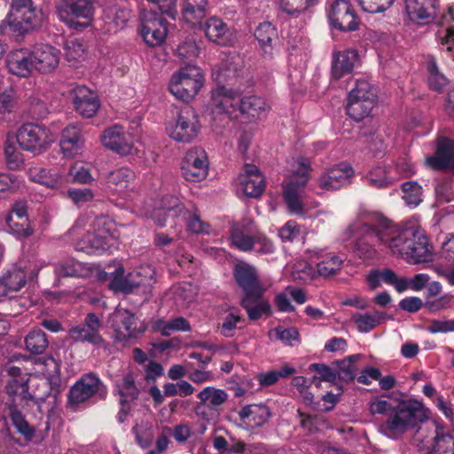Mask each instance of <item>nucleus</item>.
I'll return each instance as SVG.
<instances>
[{
	"instance_id": "79ce46f5",
	"label": "nucleus",
	"mask_w": 454,
	"mask_h": 454,
	"mask_svg": "<svg viewBox=\"0 0 454 454\" xmlns=\"http://www.w3.org/2000/svg\"><path fill=\"white\" fill-rule=\"evenodd\" d=\"M321 260L317 262V270L319 276L328 278L338 273L345 262V258L335 253L329 252L319 257Z\"/></svg>"
},
{
	"instance_id": "5fc2aeb1",
	"label": "nucleus",
	"mask_w": 454,
	"mask_h": 454,
	"mask_svg": "<svg viewBox=\"0 0 454 454\" xmlns=\"http://www.w3.org/2000/svg\"><path fill=\"white\" fill-rule=\"evenodd\" d=\"M359 357V355H353L341 361L336 362L337 379L346 382L352 381L356 375L357 367L356 365V362Z\"/></svg>"
},
{
	"instance_id": "c03bdc74",
	"label": "nucleus",
	"mask_w": 454,
	"mask_h": 454,
	"mask_svg": "<svg viewBox=\"0 0 454 454\" xmlns=\"http://www.w3.org/2000/svg\"><path fill=\"white\" fill-rule=\"evenodd\" d=\"M0 278L12 294L19 292L27 284L26 271L17 265L10 267Z\"/></svg>"
},
{
	"instance_id": "774afa93",
	"label": "nucleus",
	"mask_w": 454,
	"mask_h": 454,
	"mask_svg": "<svg viewBox=\"0 0 454 454\" xmlns=\"http://www.w3.org/2000/svg\"><path fill=\"white\" fill-rule=\"evenodd\" d=\"M427 330L431 333H447L454 332V319L434 318L428 321Z\"/></svg>"
},
{
	"instance_id": "4be33fe9",
	"label": "nucleus",
	"mask_w": 454,
	"mask_h": 454,
	"mask_svg": "<svg viewBox=\"0 0 454 454\" xmlns=\"http://www.w3.org/2000/svg\"><path fill=\"white\" fill-rule=\"evenodd\" d=\"M204 32L209 41L221 46L231 45L236 40L235 30L217 17L206 20Z\"/></svg>"
},
{
	"instance_id": "aec40b11",
	"label": "nucleus",
	"mask_w": 454,
	"mask_h": 454,
	"mask_svg": "<svg viewBox=\"0 0 454 454\" xmlns=\"http://www.w3.org/2000/svg\"><path fill=\"white\" fill-rule=\"evenodd\" d=\"M30 51L35 70L41 73H51L59 66L60 51L52 45L37 43Z\"/></svg>"
},
{
	"instance_id": "6e6552de",
	"label": "nucleus",
	"mask_w": 454,
	"mask_h": 454,
	"mask_svg": "<svg viewBox=\"0 0 454 454\" xmlns=\"http://www.w3.org/2000/svg\"><path fill=\"white\" fill-rule=\"evenodd\" d=\"M16 139L23 150L35 154L41 153L52 142L49 129L34 122L22 124L17 131Z\"/></svg>"
},
{
	"instance_id": "f8f14e48",
	"label": "nucleus",
	"mask_w": 454,
	"mask_h": 454,
	"mask_svg": "<svg viewBox=\"0 0 454 454\" xmlns=\"http://www.w3.org/2000/svg\"><path fill=\"white\" fill-rule=\"evenodd\" d=\"M208 170L207 156L204 149L194 147L184 155L181 163V173L190 182H199L206 178Z\"/></svg>"
},
{
	"instance_id": "393cba45",
	"label": "nucleus",
	"mask_w": 454,
	"mask_h": 454,
	"mask_svg": "<svg viewBox=\"0 0 454 454\" xmlns=\"http://www.w3.org/2000/svg\"><path fill=\"white\" fill-rule=\"evenodd\" d=\"M184 212V207L176 196H166L162 200L161 207L153 210L145 209L144 215L151 217L160 227L164 226L167 215L179 216Z\"/></svg>"
},
{
	"instance_id": "20e7f679",
	"label": "nucleus",
	"mask_w": 454,
	"mask_h": 454,
	"mask_svg": "<svg viewBox=\"0 0 454 454\" xmlns=\"http://www.w3.org/2000/svg\"><path fill=\"white\" fill-rule=\"evenodd\" d=\"M94 12L92 0H62L56 6L59 20L75 29L90 26Z\"/></svg>"
},
{
	"instance_id": "69168bd1",
	"label": "nucleus",
	"mask_w": 454,
	"mask_h": 454,
	"mask_svg": "<svg viewBox=\"0 0 454 454\" xmlns=\"http://www.w3.org/2000/svg\"><path fill=\"white\" fill-rule=\"evenodd\" d=\"M65 56L69 62L80 61L85 59L86 50L82 42L71 40L66 44Z\"/></svg>"
},
{
	"instance_id": "473e14b6",
	"label": "nucleus",
	"mask_w": 454,
	"mask_h": 454,
	"mask_svg": "<svg viewBox=\"0 0 454 454\" xmlns=\"http://www.w3.org/2000/svg\"><path fill=\"white\" fill-rule=\"evenodd\" d=\"M107 239L108 237L103 231L98 232L88 231L77 243L76 250L90 254H101L109 247Z\"/></svg>"
},
{
	"instance_id": "6e6d98bb",
	"label": "nucleus",
	"mask_w": 454,
	"mask_h": 454,
	"mask_svg": "<svg viewBox=\"0 0 454 454\" xmlns=\"http://www.w3.org/2000/svg\"><path fill=\"white\" fill-rule=\"evenodd\" d=\"M427 72L429 87L435 91H442L449 83L447 77L439 71L436 60L433 57L427 59Z\"/></svg>"
},
{
	"instance_id": "2f4dec72",
	"label": "nucleus",
	"mask_w": 454,
	"mask_h": 454,
	"mask_svg": "<svg viewBox=\"0 0 454 454\" xmlns=\"http://www.w3.org/2000/svg\"><path fill=\"white\" fill-rule=\"evenodd\" d=\"M84 145L81 129L75 125L64 129L60 139V148L65 157L72 158L81 153Z\"/></svg>"
},
{
	"instance_id": "e2e57ef3",
	"label": "nucleus",
	"mask_w": 454,
	"mask_h": 454,
	"mask_svg": "<svg viewBox=\"0 0 454 454\" xmlns=\"http://www.w3.org/2000/svg\"><path fill=\"white\" fill-rule=\"evenodd\" d=\"M317 2L318 0H280V6L288 14H297L313 7Z\"/></svg>"
},
{
	"instance_id": "0eeeda50",
	"label": "nucleus",
	"mask_w": 454,
	"mask_h": 454,
	"mask_svg": "<svg viewBox=\"0 0 454 454\" xmlns=\"http://www.w3.org/2000/svg\"><path fill=\"white\" fill-rule=\"evenodd\" d=\"M200 129L199 116L189 106L183 107L177 114L176 122L167 127L168 136L182 143L192 142L198 137Z\"/></svg>"
},
{
	"instance_id": "e433bc0d",
	"label": "nucleus",
	"mask_w": 454,
	"mask_h": 454,
	"mask_svg": "<svg viewBox=\"0 0 454 454\" xmlns=\"http://www.w3.org/2000/svg\"><path fill=\"white\" fill-rule=\"evenodd\" d=\"M375 100L369 98H359L355 94H348L347 114L356 121H360L368 117L374 107Z\"/></svg>"
},
{
	"instance_id": "a878e982",
	"label": "nucleus",
	"mask_w": 454,
	"mask_h": 454,
	"mask_svg": "<svg viewBox=\"0 0 454 454\" xmlns=\"http://www.w3.org/2000/svg\"><path fill=\"white\" fill-rule=\"evenodd\" d=\"M426 161L434 169L450 168L454 171V141L446 137L440 138L435 155L427 158Z\"/></svg>"
},
{
	"instance_id": "0e129e2a",
	"label": "nucleus",
	"mask_w": 454,
	"mask_h": 454,
	"mask_svg": "<svg viewBox=\"0 0 454 454\" xmlns=\"http://www.w3.org/2000/svg\"><path fill=\"white\" fill-rule=\"evenodd\" d=\"M316 271L314 268L307 262H297L293 266L292 277L294 280L301 283H307L314 278Z\"/></svg>"
},
{
	"instance_id": "052dcab7",
	"label": "nucleus",
	"mask_w": 454,
	"mask_h": 454,
	"mask_svg": "<svg viewBox=\"0 0 454 454\" xmlns=\"http://www.w3.org/2000/svg\"><path fill=\"white\" fill-rule=\"evenodd\" d=\"M6 223L9 231L19 238H26L32 234L27 217L6 216Z\"/></svg>"
},
{
	"instance_id": "b1692460",
	"label": "nucleus",
	"mask_w": 454,
	"mask_h": 454,
	"mask_svg": "<svg viewBox=\"0 0 454 454\" xmlns=\"http://www.w3.org/2000/svg\"><path fill=\"white\" fill-rule=\"evenodd\" d=\"M72 93L76 112L85 118L93 117L100 106L97 94L86 86H77Z\"/></svg>"
},
{
	"instance_id": "4d7b16f0",
	"label": "nucleus",
	"mask_w": 454,
	"mask_h": 454,
	"mask_svg": "<svg viewBox=\"0 0 454 454\" xmlns=\"http://www.w3.org/2000/svg\"><path fill=\"white\" fill-rule=\"evenodd\" d=\"M129 18L130 12L125 8L111 6L105 11L106 22L113 25L114 29L121 28Z\"/></svg>"
},
{
	"instance_id": "6ab92c4d",
	"label": "nucleus",
	"mask_w": 454,
	"mask_h": 454,
	"mask_svg": "<svg viewBox=\"0 0 454 454\" xmlns=\"http://www.w3.org/2000/svg\"><path fill=\"white\" fill-rule=\"evenodd\" d=\"M27 380L28 379L27 377L8 380L5 389L9 396L13 399L12 403L20 405L22 403L33 401L39 404L40 403L44 402L48 397L50 391L46 383H43L45 391L42 395H32L28 393Z\"/></svg>"
},
{
	"instance_id": "864d4df0",
	"label": "nucleus",
	"mask_w": 454,
	"mask_h": 454,
	"mask_svg": "<svg viewBox=\"0 0 454 454\" xmlns=\"http://www.w3.org/2000/svg\"><path fill=\"white\" fill-rule=\"evenodd\" d=\"M54 270L61 277H82L86 273L85 266L73 258L58 262Z\"/></svg>"
},
{
	"instance_id": "ea45409f",
	"label": "nucleus",
	"mask_w": 454,
	"mask_h": 454,
	"mask_svg": "<svg viewBox=\"0 0 454 454\" xmlns=\"http://www.w3.org/2000/svg\"><path fill=\"white\" fill-rule=\"evenodd\" d=\"M269 109L264 98L258 96L240 97L239 104V116L247 115V117H260Z\"/></svg>"
},
{
	"instance_id": "a211bd4d",
	"label": "nucleus",
	"mask_w": 454,
	"mask_h": 454,
	"mask_svg": "<svg viewBox=\"0 0 454 454\" xmlns=\"http://www.w3.org/2000/svg\"><path fill=\"white\" fill-rule=\"evenodd\" d=\"M101 326V321L96 314L89 313L82 324L69 329L68 334L74 341L89 342L99 346L104 343V340L99 333Z\"/></svg>"
},
{
	"instance_id": "49530a36",
	"label": "nucleus",
	"mask_w": 454,
	"mask_h": 454,
	"mask_svg": "<svg viewBox=\"0 0 454 454\" xmlns=\"http://www.w3.org/2000/svg\"><path fill=\"white\" fill-rule=\"evenodd\" d=\"M290 57L300 56L301 60L307 58L309 40L296 28L290 29L286 35Z\"/></svg>"
},
{
	"instance_id": "5701e85b",
	"label": "nucleus",
	"mask_w": 454,
	"mask_h": 454,
	"mask_svg": "<svg viewBox=\"0 0 454 454\" xmlns=\"http://www.w3.org/2000/svg\"><path fill=\"white\" fill-rule=\"evenodd\" d=\"M115 390L120 395L121 405L117 419L120 423H122L130 409L129 402L137 399L139 389L135 384L133 375L127 373L121 380L115 382Z\"/></svg>"
},
{
	"instance_id": "4468645a",
	"label": "nucleus",
	"mask_w": 454,
	"mask_h": 454,
	"mask_svg": "<svg viewBox=\"0 0 454 454\" xmlns=\"http://www.w3.org/2000/svg\"><path fill=\"white\" fill-rule=\"evenodd\" d=\"M109 322L118 341L136 338L141 333L137 329L135 314L126 309L117 308L111 315Z\"/></svg>"
},
{
	"instance_id": "680f3d73",
	"label": "nucleus",
	"mask_w": 454,
	"mask_h": 454,
	"mask_svg": "<svg viewBox=\"0 0 454 454\" xmlns=\"http://www.w3.org/2000/svg\"><path fill=\"white\" fill-rule=\"evenodd\" d=\"M6 165L10 169H18L23 163V155L13 142L7 138L4 145Z\"/></svg>"
},
{
	"instance_id": "de8ad7c7",
	"label": "nucleus",
	"mask_w": 454,
	"mask_h": 454,
	"mask_svg": "<svg viewBox=\"0 0 454 454\" xmlns=\"http://www.w3.org/2000/svg\"><path fill=\"white\" fill-rule=\"evenodd\" d=\"M197 397L201 403L207 404L211 409H217L228 400V394L223 389L206 387L197 395Z\"/></svg>"
},
{
	"instance_id": "09e8293b",
	"label": "nucleus",
	"mask_w": 454,
	"mask_h": 454,
	"mask_svg": "<svg viewBox=\"0 0 454 454\" xmlns=\"http://www.w3.org/2000/svg\"><path fill=\"white\" fill-rule=\"evenodd\" d=\"M25 347L32 354H43L49 345V340L41 329L31 330L25 337Z\"/></svg>"
},
{
	"instance_id": "c756f323",
	"label": "nucleus",
	"mask_w": 454,
	"mask_h": 454,
	"mask_svg": "<svg viewBox=\"0 0 454 454\" xmlns=\"http://www.w3.org/2000/svg\"><path fill=\"white\" fill-rule=\"evenodd\" d=\"M254 236L255 229L250 220H244L231 227V244L240 251L247 252L253 249Z\"/></svg>"
},
{
	"instance_id": "7c9ffc66",
	"label": "nucleus",
	"mask_w": 454,
	"mask_h": 454,
	"mask_svg": "<svg viewBox=\"0 0 454 454\" xmlns=\"http://www.w3.org/2000/svg\"><path fill=\"white\" fill-rule=\"evenodd\" d=\"M9 71L20 77H27L35 69L32 53L27 49L12 51L7 57Z\"/></svg>"
},
{
	"instance_id": "9d476101",
	"label": "nucleus",
	"mask_w": 454,
	"mask_h": 454,
	"mask_svg": "<svg viewBox=\"0 0 454 454\" xmlns=\"http://www.w3.org/2000/svg\"><path fill=\"white\" fill-rule=\"evenodd\" d=\"M330 24L340 31L357 29L358 20L348 0H330L326 6Z\"/></svg>"
},
{
	"instance_id": "c85d7f7f",
	"label": "nucleus",
	"mask_w": 454,
	"mask_h": 454,
	"mask_svg": "<svg viewBox=\"0 0 454 454\" xmlns=\"http://www.w3.org/2000/svg\"><path fill=\"white\" fill-rule=\"evenodd\" d=\"M441 28L437 32L441 51L454 61V7L451 6L441 21Z\"/></svg>"
},
{
	"instance_id": "338daca9",
	"label": "nucleus",
	"mask_w": 454,
	"mask_h": 454,
	"mask_svg": "<svg viewBox=\"0 0 454 454\" xmlns=\"http://www.w3.org/2000/svg\"><path fill=\"white\" fill-rule=\"evenodd\" d=\"M38 365L43 366L41 372L45 376L46 379L51 382L58 379L60 372V364L52 356H47L43 358Z\"/></svg>"
},
{
	"instance_id": "39448f33",
	"label": "nucleus",
	"mask_w": 454,
	"mask_h": 454,
	"mask_svg": "<svg viewBox=\"0 0 454 454\" xmlns=\"http://www.w3.org/2000/svg\"><path fill=\"white\" fill-rule=\"evenodd\" d=\"M203 83L201 69L197 66L188 65L172 75L169 90L176 98L188 101L199 92Z\"/></svg>"
},
{
	"instance_id": "8fccbe9b",
	"label": "nucleus",
	"mask_w": 454,
	"mask_h": 454,
	"mask_svg": "<svg viewBox=\"0 0 454 454\" xmlns=\"http://www.w3.org/2000/svg\"><path fill=\"white\" fill-rule=\"evenodd\" d=\"M155 328L163 336H169L174 332H189L191 325L184 317H177L168 320L156 321Z\"/></svg>"
},
{
	"instance_id": "cd10ccee",
	"label": "nucleus",
	"mask_w": 454,
	"mask_h": 454,
	"mask_svg": "<svg viewBox=\"0 0 454 454\" xmlns=\"http://www.w3.org/2000/svg\"><path fill=\"white\" fill-rule=\"evenodd\" d=\"M100 380L93 373L85 374L70 389L69 402L81 403L94 395L99 389Z\"/></svg>"
},
{
	"instance_id": "ddd939ff",
	"label": "nucleus",
	"mask_w": 454,
	"mask_h": 454,
	"mask_svg": "<svg viewBox=\"0 0 454 454\" xmlns=\"http://www.w3.org/2000/svg\"><path fill=\"white\" fill-rule=\"evenodd\" d=\"M240 95L224 87L212 91L209 107L213 114L224 115L228 119L239 117Z\"/></svg>"
},
{
	"instance_id": "603ef678",
	"label": "nucleus",
	"mask_w": 454,
	"mask_h": 454,
	"mask_svg": "<svg viewBox=\"0 0 454 454\" xmlns=\"http://www.w3.org/2000/svg\"><path fill=\"white\" fill-rule=\"evenodd\" d=\"M8 410L10 419L18 432L27 438H31L35 433L34 428L27 423L21 411L18 409V404L11 403Z\"/></svg>"
},
{
	"instance_id": "3c124183",
	"label": "nucleus",
	"mask_w": 454,
	"mask_h": 454,
	"mask_svg": "<svg viewBox=\"0 0 454 454\" xmlns=\"http://www.w3.org/2000/svg\"><path fill=\"white\" fill-rule=\"evenodd\" d=\"M433 450L436 454H454V437L434 426Z\"/></svg>"
},
{
	"instance_id": "f03ea898",
	"label": "nucleus",
	"mask_w": 454,
	"mask_h": 454,
	"mask_svg": "<svg viewBox=\"0 0 454 454\" xmlns=\"http://www.w3.org/2000/svg\"><path fill=\"white\" fill-rule=\"evenodd\" d=\"M427 418V411L420 402L406 400L399 403L387 419L379 425V432L387 438L396 440L405 432Z\"/></svg>"
},
{
	"instance_id": "dca6fc26",
	"label": "nucleus",
	"mask_w": 454,
	"mask_h": 454,
	"mask_svg": "<svg viewBox=\"0 0 454 454\" xmlns=\"http://www.w3.org/2000/svg\"><path fill=\"white\" fill-rule=\"evenodd\" d=\"M354 173V169L349 164L340 162L320 176L318 187L324 191L340 190L351 183Z\"/></svg>"
},
{
	"instance_id": "a18cd8bd",
	"label": "nucleus",
	"mask_w": 454,
	"mask_h": 454,
	"mask_svg": "<svg viewBox=\"0 0 454 454\" xmlns=\"http://www.w3.org/2000/svg\"><path fill=\"white\" fill-rule=\"evenodd\" d=\"M254 36L258 41L265 55L272 54V42L278 38L276 28L269 22L260 24L254 31Z\"/></svg>"
},
{
	"instance_id": "2eb2a0df",
	"label": "nucleus",
	"mask_w": 454,
	"mask_h": 454,
	"mask_svg": "<svg viewBox=\"0 0 454 454\" xmlns=\"http://www.w3.org/2000/svg\"><path fill=\"white\" fill-rule=\"evenodd\" d=\"M265 187V178L260 169L253 164H246L243 171L238 176V192L250 198H258Z\"/></svg>"
},
{
	"instance_id": "f3484780",
	"label": "nucleus",
	"mask_w": 454,
	"mask_h": 454,
	"mask_svg": "<svg viewBox=\"0 0 454 454\" xmlns=\"http://www.w3.org/2000/svg\"><path fill=\"white\" fill-rule=\"evenodd\" d=\"M234 276L245 293L244 296H262L268 288L258 279L256 269L248 263L237 264L234 268Z\"/></svg>"
},
{
	"instance_id": "c9c22d12",
	"label": "nucleus",
	"mask_w": 454,
	"mask_h": 454,
	"mask_svg": "<svg viewBox=\"0 0 454 454\" xmlns=\"http://www.w3.org/2000/svg\"><path fill=\"white\" fill-rule=\"evenodd\" d=\"M27 176L32 182L38 183L51 189H59L63 183V176L57 171H48L41 166L28 168Z\"/></svg>"
},
{
	"instance_id": "a19ab883",
	"label": "nucleus",
	"mask_w": 454,
	"mask_h": 454,
	"mask_svg": "<svg viewBox=\"0 0 454 454\" xmlns=\"http://www.w3.org/2000/svg\"><path fill=\"white\" fill-rule=\"evenodd\" d=\"M364 179L367 185L375 189H383L393 184L397 176L392 175L391 169L374 167L368 171Z\"/></svg>"
},
{
	"instance_id": "9b49d317",
	"label": "nucleus",
	"mask_w": 454,
	"mask_h": 454,
	"mask_svg": "<svg viewBox=\"0 0 454 454\" xmlns=\"http://www.w3.org/2000/svg\"><path fill=\"white\" fill-rule=\"evenodd\" d=\"M297 162L301 168V170L297 172L286 186L284 198L288 210L292 214L301 215L303 209L300 200L299 188L304 186L308 181L310 161L308 159L300 158Z\"/></svg>"
},
{
	"instance_id": "72a5a7b5",
	"label": "nucleus",
	"mask_w": 454,
	"mask_h": 454,
	"mask_svg": "<svg viewBox=\"0 0 454 454\" xmlns=\"http://www.w3.org/2000/svg\"><path fill=\"white\" fill-rule=\"evenodd\" d=\"M238 414L241 421L253 427L262 426L270 417V409L262 403L246 405Z\"/></svg>"
},
{
	"instance_id": "423d86ee",
	"label": "nucleus",
	"mask_w": 454,
	"mask_h": 454,
	"mask_svg": "<svg viewBox=\"0 0 454 454\" xmlns=\"http://www.w3.org/2000/svg\"><path fill=\"white\" fill-rule=\"evenodd\" d=\"M154 270L147 265L141 266L127 275H124L123 268H118L109 283V286L114 292L130 294L141 286H151L154 281Z\"/></svg>"
},
{
	"instance_id": "37998d69",
	"label": "nucleus",
	"mask_w": 454,
	"mask_h": 454,
	"mask_svg": "<svg viewBox=\"0 0 454 454\" xmlns=\"http://www.w3.org/2000/svg\"><path fill=\"white\" fill-rule=\"evenodd\" d=\"M135 173L129 168H120L109 173L107 176V187L114 192L124 191L129 184L134 180Z\"/></svg>"
},
{
	"instance_id": "bb28decb",
	"label": "nucleus",
	"mask_w": 454,
	"mask_h": 454,
	"mask_svg": "<svg viewBox=\"0 0 454 454\" xmlns=\"http://www.w3.org/2000/svg\"><path fill=\"white\" fill-rule=\"evenodd\" d=\"M405 10L411 20L428 23L435 15L438 0H404Z\"/></svg>"
},
{
	"instance_id": "58836bf2",
	"label": "nucleus",
	"mask_w": 454,
	"mask_h": 454,
	"mask_svg": "<svg viewBox=\"0 0 454 454\" xmlns=\"http://www.w3.org/2000/svg\"><path fill=\"white\" fill-rule=\"evenodd\" d=\"M207 0H184L182 13L186 22L196 25L207 15Z\"/></svg>"
},
{
	"instance_id": "f704fd0d",
	"label": "nucleus",
	"mask_w": 454,
	"mask_h": 454,
	"mask_svg": "<svg viewBox=\"0 0 454 454\" xmlns=\"http://www.w3.org/2000/svg\"><path fill=\"white\" fill-rule=\"evenodd\" d=\"M357 60L358 54L355 50H347L336 53L333 56L332 66L333 77L338 80L344 74L351 73Z\"/></svg>"
},
{
	"instance_id": "f257e3e1",
	"label": "nucleus",
	"mask_w": 454,
	"mask_h": 454,
	"mask_svg": "<svg viewBox=\"0 0 454 454\" xmlns=\"http://www.w3.org/2000/svg\"><path fill=\"white\" fill-rule=\"evenodd\" d=\"M354 236L353 252L362 260H371L377 254V246L387 248L392 254L410 263L432 260V253L425 232L415 228L400 229L378 213L362 214L348 227Z\"/></svg>"
},
{
	"instance_id": "4c0bfd02",
	"label": "nucleus",
	"mask_w": 454,
	"mask_h": 454,
	"mask_svg": "<svg viewBox=\"0 0 454 454\" xmlns=\"http://www.w3.org/2000/svg\"><path fill=\"white\" fill-rule=\"evenodd\" d=\"M241 306L246 309L251 320H257L262 316H269L271 313L270 302L262 296H244L241 300Z\"/></svg>"
},
{
	"instance_id": "412c9836",
	"label": "nucleus",
	"mask_w": 454,
	"mask_h": 454,
	"mask_svg": "<svg viewBox=\"0 0 454 454\" xmlns=\"http://www.w3.org/2000/svg\"><path fill=\"white\" fill-rule=\"evenodd\" d=\"M104 146L121 155H128L131 153L133 142L129 134L124 132L122 126L114 124L105 129L101 136Z\"/></svg>"
},
{
	"instance_id": "1a4fd4ad",
	"label": "nucleus",
	"mask_w": 454,
	"mask_h": 454,
	"mask_svg": "<svg viewBox=\"0 0 454 454\" xmlns=\"http://www.w3.org/2000/svg\"><path fill=\"white\" fill-rule=\"evenodd\" d=\"M140 35L151 47L160 45L168 35L166 20L153 11L142 10L140 13Z\"/></svg>"
},
{
	"instance_id": "7ed1b4c3",
	"label": "nucleus",
	"mask_w": 454,
	"mask_h": 454,
	"mask_svg": "<svg viewBox=\"0 0 454 454\" xmlns=\"http://www.w3.org/2000/svg\"><path fill=\"white\" fill-rule=\"evenodd\" d=\"M44 13L32 0H12L10 11L0 28L7 25L11 31L25 35L39 27Z\"/></svg>"
},
{
	"instance_id": "13d9d810",
	"label": "nucleus",
	"mask_w": 454,
	"mask_h": 454,
	"mask_svg": "<svg viewBox=\"0 0 454 454\" xmlns=\"http://www.w3.org/2000/svg\"><path fill=\"white\" fill-rule=\"evenodd\" d=\"M403 199L406 205L417 207L422 201V187L415 181L405 182L402 185Z\"/></svg>"
},
{
	"instance_id": "bf43d9fd",
	"label": "nucleus",
	"mask_w": 454,
	"mask_h": 454,
	"mask_svg": "<svg viewBox=\"0 0 454 454\" xmlns=\"http://www.w3.org/2000/svg\"><path fill=\"white\" fill-rule=\"evenodd\" d=\"M351 318L359 332L368 333L379 325L380 314L379 312H375L374 314L356 313L352 315Z\"/></svg>"
}]
</instances>
